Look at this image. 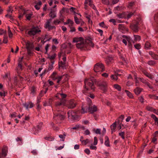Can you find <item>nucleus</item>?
<instances>
[{"label": "nucleus", "instance_id": "62", "mask_svg": "<svg viewBox=\"0 0 158 158\" xmlns=\"http://www.w3.org/2000/svg\"><path fill=\"white\" fill-rule=\"evenodd\" d=\"M90 148L91 149L96 150L97 149V147L95 146H94L92 144L90 146Z\"/></svg>", "mask_w": 158, "mask_h": 158}, {"label": "nucleus", "instance_id": "12", "mask_svg": "<svg viewBox=\"0 0 158 158\" xmlns=\"http://www.w3.org/2000/svg\"><path fill=\"white\" fill-rule=\"evenodd\" d=\"M8 152V148L4 147L3 148L1 154H0V158H4L7 155Z\"/></svg>", "mask_w": 158, "mask_h": 158}, {"label": "nucleus", "instance_id": "50", "mask_svg": "<svg viewBox=\"0 0 158 158\" xmlns=\"http://www.w3.org/2000/svg\"><path fill=\"white\" fill-rule=\"evenodd\" d=\"M102 3L104 4L108 5L109 4V0H101Z\"/></svg>", "mask_w": 158, "mask_h": 158}, {"label": "nucleus", "instance_id": "53", "mask_svg": "<svg viewBox=\"0 0 158 158\" xmlns=\"http://www.w3.org/2000/svg\"><path fill=\"white\" fill-rule=\"evenodd\" d=\"M146 109L148 111H151L154 112V109L152 107L150 106H147L146 107Z\"/></svg>", "mask_w": 158, "mask_h": 158}, {"label": "nucleus", "instance_id": "23", "mask_svg": "<svg viewBox=\"0 0 158 158\" xmlns=\"http://www.w3.org/2000/svg\"><path fill=\"white\" fill-rule=\"evenodd\" d=\"M52 101V99L51 98H50L49 99L48 102L45 101L44 102L43 105L45 106H51Z\"/></svg>", "mask_w": 158, "mask_h": 158}, {"label": "nucleus", "instance_id": "13", "mask_svg": "<svg viewBox=\"0 0 158 158\" xmlns=\"http://www.w3.org/2000/svg\"><path fill=\"white\" fill-rule=\"evenodd\" d=\"M138 23L137 22L135 24H131L130 25V27L134 32H137L138 31L139 27L138 26Z\"/></svg>", "mask_w": 158, "mask_h": 158}, {"label": "nucleus", "instance_id": "37", "mask_svg": "<svg viewBox=\"0 0 158 158\" xmlns=\"http://www.w3.org/2000/svg\"><path fill=\"white\" fill-rule=\"evenodd\" d=\"M134 40L135 41H139L141 40V37L138 35H134Z\"/></svg>", "mask_w": 158, "mask_h": 158}, {"label": "nucleus", "instance_id": "64", "mask_svg": "<svg viewBox=\"0 0 158 158\" xmlns=\"http://www.w3.org/2000/svg\"><path fill=\"white\" fill-rule=\"evenodd\" d=\"M94 145H96L98 143V140L97 138L96 137H94Z\"/></svg>", "mask_w": 158, "mask_h": 158}, {"label": "nucleus", "instance_id": "6", "mask_svg": "<svg viewBox=\"0 0 158 158\" xmlns=\"http://www.w3.org/2000/svg\"><path fill=\"white\" fill-rule=\"evenodd\" d=\"M97 83L98 85L100 87L101 89L103 91V92L105 93L106 91L107 83L106 81H97Z\"/></svg>", "mask_w": 158, "mask_h": 158}, {"label": "nucleus", "instance_id": "5", "mask_svg": "<svg viewBox=\"0 0 158 158\" xmlns=\"http://www.w3.org/2000/svg\"><path fill=\"white\" fill-rule=\"evenodd\" d=\"M58 111H54L53 112L54 113V119L58 122H60V121L64 119V116L60 113H58Z\"/></svg>", "mask_w": 158, "mask_h": 158}, {"label": "nucleus", "instance_id": "15", "mask_svg": "<svg viewBox=\"0 0 158 158\" xmlns=\"http://www.w3.org/2000/svg\"><path fill=\"white\" fill-rule=\"evenodd\" d=\"M89 5L93 9L95 10L96 8L94 5L92 3V2L91 0H85V6H87V4Z\"/></svg>", "mask_w": 158, "mask_h": 158}, {"label": "nucleus", "instance_id": "27", "mask_svg": "<svg viewBox=\"0 0 158 158\" xmlns=\"http://www.w3.org/2000/svg\"><path fill=\"white\" fill-rule=\"evenodd\" d=\"M158 137V131H156L155 132L154 137L153 138L152 142L155 143V142L157 141V139L156 137Z\"/></svg>", "mask_w": 158, "mask_h": 158}, {"label": "nucleus", "instance_id": "32", "mask_svg": "<svg viewBox=\"0 0 158 158\" xmlns=\"http://www.w3.org/2000/svg\"><path fill=\"white\" fill-rule=\"evenodd\" d=\"M125 92H126L127 95L129 97V98H133V96L132 94L129 91L127 90H125Z\"/></svg>", "mask_w": 158, "mask_h": 158}, {"label": "nucleus", "instance_id": "3", "mask_svg": "<svg viewBox=\"0 0 158 158\" xmlns=\"http://www.w3.org/2000/svg\"><path fill=\"white\" fill-rule=\"evenodd\" d=\"M63 77H66L65 76H61L59 75L56 72H53L51 75V77L54 81H56L57 83L59 84L60 81L62 80Z\"/></svg>", "mask_w": 158, "mask_h": 158}, {"label": "nucleus", "instance_id": "9", "mask_svg": "<svg viewBox=\"0 0 158 158\" xmlns=\"http://www.w3.org/2000/svg\"><path fill=\"white\" fill-rule=\"evenodd\" d=\"M69 119L71 120H76L77 119V115L76 112L72 110L69 111L67 113Z\"/></svg>", "mask_w": 158, "mask_h": 158}, {"label": "nucleus", "instance_id": "39", "mask_svg": "<svg viewBox=\"0 0 158 158\" xmlns=\"http://www.w3.org/2000/svg\"><path fill=\"white\" fill-rule=\"evenodd\" d=\"M64 19L61 18L60 19V20L58 19H56V20H55L53 22V23L55 25H57L60 23L61 21H63Z\"/></svg>", "mask_w": 158, "mask_h": 158}, {"label": "nucleus", "instance_id": "36", "mask_svg": "<svg viewBox=\"0 0 158 158\" xmlns=\"http://www.w3.org/2000/svg\"><path fill=\"white\" fill-rule=\"evenodd\" d=\"M123 37L125 38L128 43H131V42L132 39L130 36L123 35Z\"/></svg>", "mask_w": 158, "mask_h": 158}, {"label": "nucleus", "instance_id": "35", "mask_svg": "<svg viewBox=\"0 0 158 158\" xmlns=\"http://www.w3.org/2000/svg\"><path fill=\"white\" fill-rule=\"evenodd\" d=\"M151 47V44L148 42H146L144 46L145 48L146 49H150Z\"/></svg>", "mask_w": 158, "mask_h": 158}, {"label": "nucleus", "instance_id": "38", "mask_svg": "<svg viewBox=\"0 0 158 158\" xmlns=\"http://www.w3.org/2000/svg\"><path fill=\"white\" fill-rule=\"evenodd\" d=\"M133 74L134 76V78L135 80V86H137L138 85V84L139 83V81L138 79V78L136 74V73H134Z\"/></svg>", "mask_w": 158, "mask_h": 158}, {"label": "nucleus", "instance_id": "44", "mask_svg": "<svg viewBox=\"0 0 158 158\" xmlns=\"http://www.w3.org/2000/svg\"><path fill=\"white\" fill-rule=\"evenodd\" d=\"M119 135L123 139H125V132L123 131H121L119 133Z\"/></svg>", "mask_w": 158, "mask_h": 158}, {"label": "nucleus", "instance_id": "19", "mask_svg": "<svg viewBox=\"0 0 158 158\" xmlns=\"http://www.w3.org/2000/svg\"><path fill=\"white\" fill-rule=\"evenodd\" d=\"M66 96L67 95L66 94L62 93H58L55 96L57 98H59L61 97V98L60 99H64V98H65Z\"/></svg>", "mask_w": 158, "mask_h": 158}, {"label": "nucleus", "instance_id": "45", "mask_svg": "<svg viewBox=\"0 0 158 158\" xmlns=\"http://www.w3.org/2000/svg\"><path fill=\"white\" fill-rule=\"evenodd\" d=\"M99 26L103 28H107L108 27L103 22H102L101 23H99Z\"/></svg>", "mask_w": 158, "mask_h": 158}, {"label": "nucleus", "instance_id": "34", "mask_svg": "<svg viewBox=\"0 0 158 158\" xmlns=\"http://www.w3.org/2000/svg\"><path fill=\"white\" fill-rule=\"evenodd\" d=\"M113 59L112 57H108L106 60V63L109 64L110 63L112 62Z\"/></svg>", "mask_w": 158, "mask_h": 158}, {"label": "nucleus", "instance_id": "24", "mask_svg": "<svg viewBox=\"0 0 158 158\" xmlns=\"http://www.w3.org/2000/svg\"><path fill=\"white\" fill-rule=\"evenodd\" d=\"M90 106H89V111L92 113L97 111V107L95 105H94L93 106L90 107Z\"/></svg>", "mask_w": 158, "mask_h": 158}, {"label": "nucleus", "instance_id": "4", "mask_svg": "<svg viewBox=\"0 0 158 158\" xmlns=\"http://www.w3.org/2000/svg\"><path fill=\"white\" fill-rule=\"evenodd\" d=\"M94 70L95 72H103L105 70L103 64L101 63H97L94 66Z\"/></svg>", "mask_w": 158, "mask_h": 158}, {"label": "nucleus", "instance_id": "61", "mask_svg": "<svg viewBox=\"0 0 158 158\" xmlns=\"http://www.w3.org/2000/svg\"><path fill=\"white\" fill-rule=\"evenodd\" d=\"M154 19L158 23V13L155 14L154 16Z\"/></svg>", "mask_w": 158, "mask_h": 158}, {"label": "nucleus", "instance_id": "33", "mask_svg": "<svg viewBox=\"0 0 158 158\" xmlns=\"http://www.w3.org/2000/svg\"><path fill=\"white\" fill-rule=\"evenodd\" d=\"M49 16L51 19H52L56 17V14L55 12L52 10L50 13Z\"/></svg>", "mask_w": 158, "mask_h": 158}, {"label": "nucleus", "instance_id": "30", "mask_svg": "<svg viewBox=\"0 0 158 158\" xmlns=\"http://www.w3.org/2000/svg\"><path fill=\"white\" fill-rule=\"evenodd\" d=\"M42 4V2L40 1L36 4V5L35 6V7L36 10H39L40 9Z\"/></svg>", "mask_w": 158, "mask_h": 158}, {"label": "nucleus", "instance_id": "16", "mask_svg": "<svg viewBox=\"0 0 158 158\" xmlns=\"http://www.w3.org/2000/svg\"><path fill=\"white\" fill-rule=\"evenodd\" d=\"M118 29L123 33L127 31V29L123 24H119Z\"/></svg>", "mask_w": 158, "mask_h": 158}, {"label": "nucleus", "instance_id": "1", "mask_svg": "<svg viewBox=\"0 0 158 158\" xmlns=\"http://www.w3.org/2000/svg\"><path fill=\"white\" fill-rule=\"evenodd\" d=\"M94 81L95 79L93 77L85 79V85L84 86L85 89L82 91L83 94H87L86 92L89 93L91 91H94V90L95 86L94 85Z\"/></svg>", "mask_w": 158, "mask_h": 158}, {"label": "nucleus", "instance_id": "51", "mask_svg": "<svg viewBox=\"0 0 158 158\" xmlns=\"http://www.w3.org/2000/svg\"><path fill=\"white\" fill-rule=\"evenodd\" d=\"M135 2H129L128 3V7L129 8H131L134 4Z\"/></svg>", "mask_w": 158, "mask_h": 158}, {"label": "nucleus", "instance_id": "17", "mask_svg": "<svg viewBox=\"0 0 158 158\" xmlns=\"http://www.w3.org/2000/svg\"><path fill=\"white\" fill-rule=\"evenodd\" d=\"M23 105L26 109H28L29 107L30 108H32L34 106V104L32 102H29L28 103H23Z\"/></svg>", "mask_w": 158, "mask_h": 158}, {"label": "nucleus", "instance_id": "8", "mask_svg": "<svg viewBox=\"0 0 158 158\" xmlns=\"http://www.w3.org/2000/svg\"><path fill=\"white\" fill-rule=\"evenodd\" d=\"M59 57L60 59L61 56L63 57L62 59L63 60V61H61L60 62H59V66L60 67H63L66 64V57L65 56L63 52H61L58 54Z\"/></svg>", "mask_w": 158, "mask_h": 158}, {"label": "nucleus", "instance_id": "56", "mask_svg": "<svg viewBox=\"0 0 158 158\" xmlns=\"http://www.w3.org/2000/svg\"><path fill=\"white\" fill-rule=\"evenodd\" d=\"M86 100H87V102H88L89 106L91 105L92 104V102L91 100H90V98L88 97H87L86 98Z\"/></svg>", "mask_w": 158, "mask_h": 158}, {"label": "nucleus", "instance_id": "49", "mask_svg": "<svg viewBox=\"0 0 158 158\" xmlns=\"http://www.w3.org/2000/svg\"><path fill=\"white\" fill-rule=\"evenodd\" d=\"M69 27L70 29V32H75L76 31L75 28L74 27H72V26H70V25H69Z\"/></svg>", "mask_w": 158, "mask_h": 158}, {"label": "nucleus", "instance_id": "41", "mask_svg": "<svg viewBox=\"0 0 158 158\" xmlns=\"http://www.w3.org/2000/svg\"><path fill=\"white\" fill-rule=\"evenodd\" d=\"M114 88L118 91H120L121 90V87L118 84H115L114 86Z\"/></svg>", "mask_w": 158, "mask_h": 158}, {"label": "nucleus", "instance_id": "48", "mask_svg": "<svg viewBox=\"0 0 158 158\" xmlns=\"http://www.w3.org/2000/svg\"><path fill=\"white\" fill-rule=\"evenodd\" d=\"M7 11L8 13L11 14L13 11V10L12 9V7L11 6H9V9L7 10Z\"/></svg>", "mask_w": 158, "mask_h": 158}, {"label": "nucleus", "instance_id": "57", "mask_svg": "<svg viewBox=\"0 0 158 158\" xmlns=\"http://www.w3.org/2000/svg\"><path fill=\"white\" fill-rule=\"evenodd\" d=\"M74 20H75V23L77 24H79L80 22L79 21V19H78L77 18V17H76V16L74 17Z\"/></svg>", "mask_w": 158, "mask_h": 158}, {"label": "nucleus", "instance_id": "7", "mask_svg": "<svg viewBox=\"0 0 158 158\" xmlns=\"http://www.w3.org/2000/svg\"><path fill=\"white\" fill-rule=\"evenodd\" d=\"M65 100L64 99H60V101L56 102L55 103V107L56 110L55 111H59L61 110H59L60 107L64 105Z\"/></svg>", "mask_w": 158, "mask_h": 158}, {"label": "nucleus", "instance_id": "63", "mask_svg": "<svg viewBox=\"0 0 158 158\" xmlns=\"http://www.w3.org/2000/svg\"><path fill=\"white\" fill-rule=\"evenodd\" d=\"M55 57V56L54 55L52 56H48V58H49L51 60H53Z\"/></svg>", "mask_w": 158, "mask_h": 158}, {"label": "nucleus", "instance_id": "11", "mask_svg": "<svg viewBox=\"0 0 158 158\" xmlns=\"http://www.w3.org/2000/svg\"><path fill=\"white\" fill-rule=\"evenodd\" d=\"M51 21V19H50L47 20L46 23L44 27L46 29H48V31H50L53 29H55L56 27L54 26H51L50 25V22Z\"/></svg>", "mask_w": 158, "mask_h": 158}, {"label": "nucleus", "instance_id": "20", "mask_svg": "<svg viewBox=\"0 0 158 158\" xmlns=\"http://www.w3.org/2000/svg\"><path fill=\"white\" fill-rule=\"evenodd\" d=\"M84 39L81 37H76L73 38V43H78L83 41Z\"/></svg>", "mask_w": 158, "mask_h": 158}, {"label": "nucleus", "instance_id": "26", "mask_svg": "<svg viewBox=\"0 0 158 158\" xmlns=\"http://www.w3.org/2000/svg\"><path fill=\"white\" fill-rule=\"evenodd\" d=\"M149 54L155 60L158 59V56L154 53L152 51L149 52Z\"/></svg>", "mask_w": 158, "mask_h": 158}, {"label": "nucleus", "instance_id": "31", "mask_svg": "<svg viewBox=\"0 0 158 158\" xmlns=\"http://www.w3.org/2000/svg\"><path fill=\"white\" fill-rule=\"evenodd\" d=\"M42 123H39V124L35 128V131H40L42 128Z\"/></svg>", "mask_w": 158, "mask_h": 158}, {"label": "nucleus", "instance_id": "14", "mask_svg": "<svg viewBox=\"0 0 158 158\" xmlns=\"http://www.w3.org/2000/svg\"><path fill=\"white\" fill-rule=\"evenodd\" d=\"M76 47L78 48L82 49L86 47V44H84V40L76 44Z\"/></svg>", "mask_w": 158, "mask_h": 158}, {"label": "nucleus", "instance_id": "21", "mask_svg": "<svg viewBox=\"0 0 158 158\" xmlns=\"http://www.w3.org/2000/svg\"><path fill=\"white\" fill-rule=\"evenodd\" d=\"M142 90V89L139 87H137L134 89V92L135 94L138 95L140 93Z\"/></svg>", "mask_w": 158, "mask_h": 158}, {"label": "nucleus", "instance_id": "46", "mask_svg": "<svg viewBox=\"0 0 158 158\" xmlns=\"http://www.w3.org/2000/svg\"><path fill=\"white\" fill-rule=\"evenodd\" d=\"M0 95L1 97H5L6 94L4 90H0Z\"/></svg>", "mask_w": 158, "mask_h": 158}, {"label": "nucleus", "instance_id": "60", "mask_svg": "<svg viewBox=\"0 0 158 158\" xmlns=\"http://www.w3.org/2000/svg\"><path fill=\"white\" fill-rule=\"evenodd\" d=\"M135 48L137 49H139L141 48L140 45L139 44H136L134 45Z\"/></svg>", "mask_w": 158, "mask_h": 158}, {"label": "nucleus", "instance_id": "55", "mask_svg": "<svg viewBox=\"0 0 158 158\" xmlns=\"http://www.w3.org/2000/svg\"><path fill=\"white\" fill-rule=\"evenodd\" d=\"M148 64L150 65H153L155 64L154 61L153 60H150L148 62Z\"/></svg>", "mask_w": 158, "mask_h": 158}, {"label": "nucleus", "instance_id": "29", "mask_svg": "<svg viewBox=\"0 0 158 158\" xmlns=\"http://www.w3.org/2000/svg\"><path fill=\"white\" fill-rule=\"evenodd\" d=\"M116 122L114 123L110 126V128L112 132L115 131L116 128Z\"/></svg>", "mask_w": 158, "mask_h": 158}, {"label": "nucleus", "instance_id": "40", "mask_svg": "<svg viewBox=\"0 0 158 158\" xmlns=\"http://www.w3.org/2000/svg\"><path fill=\"white\" fill-rule=\"evenodd\" d=\"M43 95V91H41L40 94H39V96L40 97L39 98H38L37 99V103H39L41 102V98L42 97Z\"/></svg>", "mask_w": 158, "mask_h": 158}, {"label": "nucleus", "instance_id": "43", "mask_svg": "<svg viewBox=\"0 0 158 158\" xmlns=\"http://www.w3.org/2000/svg\"><path fill=\"white\" fill-rule=\"evenodd\" d=\"M93 131L96 134H99L100 135L101 134V130L100 129L97 128L96 129H93Z\"/></svg>", "mask_w": 158, "mask_h": 158}, {"label": "nucleus", "instance_id": "54", "mask_svg": "<svg viewBox=\"0 0 158 158\" xmlns=\"http://www.w3.org/2000/svg\"><path fill=\"white\" fill-rule=\"evenodd\" d=\"M91 92H91L89 93H88V92H86V93H87V94H85V95L89 96L91 98L93 99V98H94V96L93 94H90V93Z\"/></svg>", "mask_w": 158, "mask_h": 158}, {"label": "nucleus", "instance_id": "47", "mask_svg": "<svg viewBox=\"0 0 158 158\" xmlns=\"http://www.w3.org/2000/svg\"><path fill=\"white\" fill-rule=\"evenodd\" d=\"M8 32L9 37L10 38H11L13 34H12L11 31L10 29V27H8Z\"/></svg>", "mask_w": 158, "mask_h": 158}, {"label": "nucleus", "instance_id": "58", "mask_svg": "<svg viewBox=\"0 0 158 158\" xmlns=\"http://www.w3.org/2000/svg\"><path fill=\"white\" fill-rule=\"evenodd\" d=\"M117 16L119 18H123L124 17V15L122 14H117Z\"/></svg>", "mask_w": 158, "mask_h": 158}, {"label": "nucleus", "instance_id": "25", "mask_svg": "<svg viewBox=\"0 0 158 158\" xmlns=\"http://www.w3.org/2000/svg\"><path fill=\"white\" fill-rule=\"evenodd\" d=\"M104 144H105V145L106 147H110V141H109V138L107 136H105V141Z\"/></svg>", "mask_w": 158, "mask_h": 158}, {"label": "nucleus", "instance_id": "10", "mask_svg": "<svg viewBox=\"0 0 158 158\" xmlns=\"http://www.w3.org/2000/svg\"><path fill=\"white\" fill-rule=\"evenodd\" d=\"M77 104V102L75 100L71 99L69 101L67 106L69 109H73L75 107Z\"/></svg>", "mask_w": 158, "mask_h": 158}, {"label": "nucleus", "instance_id": "28", "mask_svg": "<svg viewBox=\"0 0 158 158\" xmlns=\"http://www.w3.org/2000/svg\"><path fill=\"white\" fill-rule=\"evenodd\" d=\"M120 74H116L115 75H112L110 77L114 81H116L118 79V77L120 76Z\"/></svg>", "mask_w": 158, "mask_h": 158}, {"label": "nucleus", "instance_id": "59", "mask_svg": "<svg viewBox=\"0 0 158 158\" xmlns=\"http://www.w3.org/2000/svg\"><path fill=\"white\" fill-rule=\"evenodd\" d=\"M62 76H66V77H62V79H64V80H63L62 81V83H64V82H65V81H67L68 79V78H67V75H63Z\"/></svg>", "mask_w": 158, "mask_h": 158}, {"label": "nucleus", "instance_id": "22", "mask_svg": "<svg viewBox=\"0 0 158 158\" xmlns=\"http://www.w3.org/2000/svg\"><path fill=\"white\" fill-rule=\"evenodd\" d=\"M89 110V106L87 107L83 106L82 107L81 112L82 114H84L87 113Z\"/></svg>", "mask_w": 158, "mask_h": 158}, {"label": "nucleus", "instance_id": "2", "mask_svg": "<svg viewBox=\"0 0 158 158\" xmlns=\"http://www.w3.org/2000/svg\"><path fill=\"white\" fill-rule=\"evenodd\" d=\"M41 27L40 26H32L27 31V36L34 38L37 35L40 34L41 32Z\"/></svg>", "mask_w": 158, "mask_h": 158}, {"label": "nucleus", "instance_id": "42", "mask_svg": "<svg viewBox=\"0 0 158 158\" xmlns=\"http://www.w3.org/2000/svg\"><path fill=\"white\" fill-rule=\"evenodd\" d=\"M90 142V141L88 139H86L85 140H84L82 141V143L83 145H85Z\"/></svg>", "mask_w": 158, "mask_h": 158}, {"label": "nucleus", "instance_id": "52", "mask_svg": "<svg viewBox=\"0 0 158 158\" xmlns=\"http://www.w3.org/2000/svg\"><path fill=\"white\" fill-rule=\"evenodd\" d=\"M65 135L64 134H63V135H59V137L62 139L61 140L62 141H64V138H65Z\"/></svg>", "mask_w": 158, "mask_h": 158}, {"label": "nucleus", "instance_id": "18", "mask_svg": "<svg viewBox=\"0 0 158 158\" xmlns=\"http://www.w3.org/2000/svg\"><path fill=\"white\" fill-rule=\"evenodd\" d=\"M143 74L144 75H145L147 77H148V78H149L150 79L152 80L154 79V77L153 75L151 74L150 73H148L145 70H143Z\"/></svg>", "mask_w": 158, "mask_h": 158}]
</instances>
